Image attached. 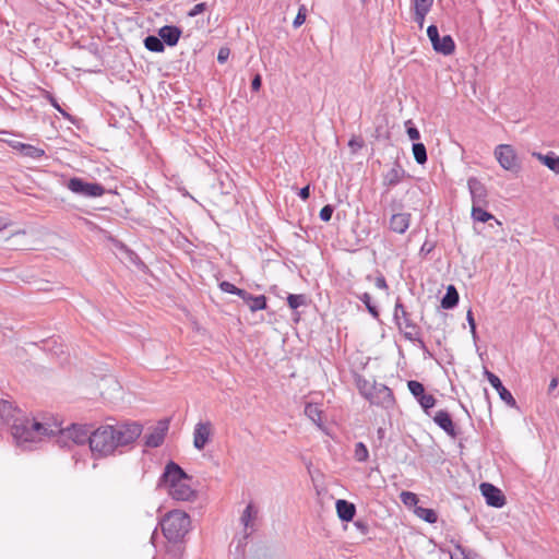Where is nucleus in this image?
I'll use <instances>...</instances> for the list:
<instances>
[{"label": "nucleus", "instance_id": "ddd939ff", "mask_svg": "<svg viewBox=\"0 0 559 559\" xmlns=\"http://www.w3.org/2000/svg\"><path fill=\"white\" fill-rule=\"evenodd\" d=\"M480 491L486 499L488 506L495 508H501L506 503L504 496L501 490L489 483H483L480 485Z\"/></svg>", "mask_w": 559, "mask_h": 559}, {"label": "nucleus", "instance_id": "de8ad7c7", "mask_svg": "<svg viewBox=\"0 0 559 559\" xmlns=\"http://www.w3.org/2000/svg\"><path fill=\"white\" fill-rule=\"evenodd\" d=\"M262 85V78L260 74H255L251 82V90L258 92Z\"/></svg>", "mask_w": 559, "mask_h": 559}, {"label": "nucleus", "instance_id": "864d4df0", "mask_svg": "<svg viewBox=\"0 0 559 559\" xmlns=\"http://www.w3.org/2000/svg\"><path fill=\"white\" fill-rule=\"evenodd\" d=\"M11 225V221L0 215V231L8 228Z\"/></svg>", "mask_w": 559, "mask_h": 559}, {"label": "nucleus", "instance_id": "f3484780", "mask_svg": "<svg viewBox=\"0 0 559 559\" xmlns=\"http://www.w3.org/2000/svg\"><path fill=\"white\" fill-rule=\"evenodd\" d=\"M168 430V421H159L153 430L145 435V445L150 448L159 447L165 439Z\"/></svg>", "mask_w": 559, "mask_h": 559}, {"label": "nucleus", "instance_id": "3c124183", "mask_svg": "<svg viewBox=\"0 0 559 559\" xmlns=\"http://www.w3.org/2000/svg\"><path fill=\"white\" fill-rule=\"evenodd\" d=\"M237 296H239L246 302L247 306L249 305L250 298L253 297V295H251L250 293H248L245 289H240V292Z\"/></svg>", "mask_w": 559, "mask_h": 559}, {"label": "nucleus", "instance_id": "bf43d9fd", "mask_svg": "<svg viewBox=\"0 0 559 559\" xmlns=\"http://www.w3.org/2000/svg\"><path fill=\"white\" fill-rule=\"evenodd\" d=\"M349 145L355 146V143L353 141H349Z\"/></svg>", "mask_w": 559, "mask_h": 559}, {"label": "nucleus", "instance_id": "9b49d317", "mask_svg": "<svg viewBox=\"0 0 559 559\" xmlns=\"http://www.w3.org/2000/svg\"><path fill=\"white\" fill-rule=\"evenodd\" d=\"M408 390L415 396L420 406L427 412L429 408H432L436 404V399L431 394L425 393L424 385L416 381L409 380L407 382Z\"/></svg>", "mask_w": 559, "mask_h": 559}, {"label": "nucleus", "instance_id": "9d476101", "mask_svg": "<svg viewBox=\"0 0 559 559\" xmlns=\"http://www.w3.org/2000/svg\"><path fill=\"white\" fill-rule=\"evenodd\" d=\"M259 508L250 502L240 516V523L243 526V537L248 538L257 530V520Z\"/></svg>", "mask_w": 559, "mask_h": 559}, {"label": "nucleus", "instance_id": "c85d7f7f", "mask_svg": "<svg viewBox=\"0 0 559 559\" xmlns=\"http://www.w3.org/2000/svg\"><path fill=\"white\" fill-rule=\"evenodd\" d=\"M415 514L427 523L433 524L438 520V515L433 509L416 507Z\"/></svg>", "mask_w": 559, "mask_h": 559}, {"label": "nucleus", "instance_id": "a18cd8bd", "mask_svg": "<svg viewBox=\"0 0 559 559\" xmlns=\"http://www.w3.org/2000/svg\"><path fill=\"white\" fill-rule=\"evenodd\" d=\"M205 10H206V3H204V2L198 3L188 12V16L194 17V16L201 14L202 12H204Z\"/></svg>", "mask_w": 559, "mask_h": 559}, {"label": "nucleus", "instance_id": "5fc2aeb1", "mask_svg": "<svg viewBox=\"0 0 559 559\" xmlns=\"http://www.w3.org/2000/svg\"><path fill=\"white\" fill-rule=\"evenodd\" d=\"M558 386V379L557 378H552L550 380V383H549V386H548V391L551 392L552 390H555L556 388Z\"/></svg>", "mask_w": 559, "mask_h": 559}, {"label": "nucleus", "instance_id": "37998d69", "mask_svg": "<svg viewBox=\"0 0 559 559\" xmlns=\"http://www.w3.org/2000/svg\"><path fill=\"white\" fill-rule=\"evenodd\" d=\"M333 212L334 207L331 204H326L321 209L319 216L323 222H329L333 215Z\"/></svg>", "mask_w": 559, "mask_h": 559}, {"label": "nucleus", "instance_id": "f03ea898", "mask_svg": "<svg viewBox=\"0 0 559 559\" xmlns=\"http://www.w3.org/2000/svg\"><path fill=\"white\" fill-rule=\"evenodd\" d=\"M142 433L139 424L102 425L92 430L90 450L95 460L121 453V449L133 443Z\"/></svg>", "mask_w": 559, "mask_h": 559}, {"label": "nucleus", "instance_id": "39448f33", "mask_svg": "<svg viewBox=\"0 0 559 559\" xmlns=\"http://www.w3.org/2000/svg\"><path fill=\"white\" fill-rule=\"evenodd\" d=\"M394 320L406 340L411 342H418L424 346V342L419 336L418 325L412 320L411 314L406 311L400 299H397L395 304Z\"/></svg>", "mask_w": 559, "mask_h": 559}, {"label": "nucleus", "instance_id": "dca6fc26", "mask_svg": "<svg viewBox=\"0 0 559 559\" xmlns=\"http://www.w3.org/2000/svg\"><path fill=\"white\" fill-rule=\"evenodd\" d=\"M412 214L407 212L395 213L390 217L389 229L395 234L403 235L409 228Z\"/></svg>", "mask_w": 559, "mask_h": 559}, {"label": "nucleus", "instance_id": "f257e3e1", "mask_svg": "<svg viewBox=\"0 0 559 559\" xmlns=\"http://www.w3.org/2000/svg\"><path fill=\"white\" fill-rule=\"evenodd\" d=\"M92 429L88 425L72 424L62 428L57 420H46L34 423L28 430L16 428L15 436L24 440H34V443L43 441L45 438H55L56 442L62 448L72 445L90 444Z\"/></svg>", "mask_w": 559, "mask_h": 559}, {"label": "nucleus", "instance_id": "4468645a", "mask_svg": "<svg viewBox=\"0 0 559 559\" xmlns=\"http://www.w3.org/2000/svg\"><path fill=\"white\" fill-rule=\"evenodd\" d=\"M485 374L487 377V380L489 381V383L492 385V388L496 389V391L498 392L500 399L509 406L511 407H514L516 405V401L515 399L513 397V395L511 394V392L509 390H507L500 378L498 376H496L495 373L486 370L485 371Z\"/></svg>", "mask_w": 559, "mask_h": 559}, {"label": "nucleus", "instance_id": "f704fd0d", "mask_svg": "<svg viewBox=\"0 0 559 559\" xmlns=\"http://www.w3.org/2000/svg\"><path fill=\"white\" fill-rule=\"evenodd\" d=\"M372 385L368 384L367 381H364V383L358 384L360 393L371 403V404H379V399L373 394Z\"/></svg>", "mask_w": 559, "mask_h": 559}, {"label": "nucleus", "instance_id": "20e7f679", "mask_svg": "<svg viewBox=\"0 0 559 559\" xmlns=\"http://www.w3.org/2000/svg\"><path fill=\"white\" fill-rule=\"evenodd\" d=\"M189 515L179 510L168 512L160 521L163 535L169 543H179L190 530Z\"/></svg>", "mask_w": 559, "mask_h": 559}, {"label": "nucleus", "instance_id": "680f3d73", "mask_svg": "<svg viewBox=\"0 0 559 559\" xmlns=\"http://www.w3.org/2000/svg\"><path fill=\"white\" fill-rule=\"evenodd\" d=\"M362 2H365L366 0H361Z\"/></svg>", "mask_w": 559, "mask_h": 559}, {"label": "nucleus", "instance_id": "393cba45", "mask_svg": "<svg viewBox=\"0 0 559 559\" xmlns=\"http://www.w3.org/2000/svg\"><path fill=\"white\" fill-rule=\"evenodd\" d=\"M373 394L379 399L378 405H389L393 402L392 391L384 384H373L371 386Z\"/></svg>", "mask_w": 559, "mask_h": 559}, {"label": "nucleus", "instance_id": "58836bf2", "mask_svg": "<svg viewBox=\"0 0 559 559\" xmlns=\"http://www.w3.org/2000/svg\"><path fill=\"white\" fill-rule=\"evenodd\" d=\"M305 302V296L304 295H294L290 294L287 297V304L292 309H297Z\"/></svg>", "mask_w": 559, "mask_h": 559}, {"label": "nucleus", "instance_id": "e433bc0d", "mask_svg": "<svg viewBox=\"0 0 559 559\" xmlns=\"http://www.w3.org/2000/svg\"><path fill=\"white\" fill-rule=\"evenodd\" d=\"M360 300L365 304L368 312L373 317V318H378L379 317V310L378 308L371 302V296L368 294V293H364L361 296H360Z\"/></svg>", "mask_w": 559, "mask_h": 559}, {"label": "nucleus", "instance_id": "2f4dec72", "mask_svg": "<svg viewBox=\"0 0 559 559\" xmlns=\"http://www.w3.org/2000/svg\"><path fill=\"white\" fill-rule=\"evenodd\" d=\"M451 559H483L478 554L472 550H467L461 545L455 546V552L451 556Z\"/></svg>", "mask_w": 559, "mask_h": 559}, {"label": "nucleus", "instance_id": "4d7b16f0", "mask_svg": "<svg viewBox=\"0 0 559 559\" xmlns=\"http://www.w3.org/2000/svg\"><path fill=\"white\" fill-rule=\"evenodd\" d=\"M21 144H22L21 142H14L12 144V147L15 148V150H20L21 151Z\"/></svg>", "mask_w": 559, "mask_h": 559}, {"label": "nucleus", "instance_id": "ea45409f", "mask_svg": "<svg viewBox=\"0 0 559 559\" xmlns=\"http://www.w3.org/2000/svg\"><path fill=\"white\" fill-rule=\"evenodd\" d=\"M306 13H307V9H306V7H305V5H301V7L299 8V10H298V13H297L296 17H295V19H294V21H293V26H294L295 28L300 27V26L305 23V21H306V16H307V14H306Z\"/></svg>", "mask_w": 559, "mask_h": 559}, {"label": "nucleus", "instance_id": "13d9d810", "mask_svg": "<svg viewBox=\"0 0 559 559\" xmlns=\"http://www.w3.org/2000/svg\"><path fill=\"white\" fill-rule=\"evenodd\" d=\"M378 436H379V438H383V436H384V429L383 428H379L378 429Z\"/></svg>", "mask_w": 559, "mask_h": 559}, {"label": "nucleus", "instance_id": "b1692460", "mask_svg": "<svg viewBox=\"0 0 559 559\" xmlns=\"http://www.w3.org/2000/svg\"><path fill=\"white\" fill-rule=\"evenodd\" d=\"M336 512L342 521H352L356 513V508L353 503L340 499L336 501Z\"/></svg>", "mask_w": 559, "mask_h": 559}, {"label": "nucleus", "instance_id": "c9c22d12", "mask_svg": "<svg viewBox=\"0 0 559 559\" xmlns=\"http://www.w3.org/2000/svg\"><path fill=\"white\" fill-rule=\"evenodd\" d=\"M248 307L252 312L264 310L266 308V297L264 295L253 296L250 298Z\"/></svg>", "mask_w": 559, "mask_h": 559}, {"label": "nucleus", "instance_id": "473e14b6", "mask_svg": "<svg viewBox=\"0 0 559 559\" xmlns=\"http://www.w3.org/2000/svg\"><path fill=\"white\" fill-rule=\"evenodd\" d=\"M354 457L357 462L364 463L369 459V451L364 442H357L354 449Z\"/></svg>", "mask_w": 559, "mask_h": 559}, {"label": "nucleus", "instance_id": "1a4fd4ad", "mask_svg": "<svg viewBox=\"0 0 559 559\" xmlns=\"http://www.w3.org/2000/svg\"><path fill=\"white\" fill-rule=\"evenodd\" d=\"M213 436V425L210 420L199 421L193 430V445L201 451L205 448Z\"/></svg>", "mask_w": 559, "mask_h": 559}, {"label": "nucleus", "instance_id": "c03bdc74", "mask_svg": "<svg viewBox=\"0 0 559 559\" xmlns=\"http://www.w3.org/2000/svg\"><path fill=\"white\" fill-rule=\"evenodd\" d=\"M219 287H221V289L223 292L228 293V294H233V295H238L240 289H241V288H238L234 284H231L229 282H226V281L222 282L219 284Z\"/></svg>", "mask_w": 559, "mask_h": 559}, {"label": "nucleus", "instance_id": "72a5a7b5", "mask_svg": "<svg viewBox=\"0 0 559 559\" xmlns=\"http://www.w3.org/2000/svg\"><path fill=\"white\" fill-rule=\"evenodd\" d=\"M413 154L415 160L419 165H424L427 162V151L423 143H414L413 144Z\"/></svg>", "mask_w": 559, "mask_h": 559}, {"label": "nucleus", "instance_id": "6e6d98bb", "mask_svg": "<svg viewBox=\"0 0 559 559\" xmlns=\"http://www.w3.org/2000/svg\"><path fill=\"white\" fill-rule=\"evenodd\" d=\"M355 525L362 532V533H366L367 532V525L360 521H357L355 523Z\"/></svg>", "mask_w": 559, "mask_h": 559}, {"label": "nucleus", "instance_id": "7ed1b4c3", "mask_svg": "<svg viewBox=\"0 0 559 559\" xmlns=\"http://www.w3.org/2000/svg\"><path fill=\"white\" fill-rule=\"evenodd\" d=\"M0 423L11 428V433L15 442L20 445H27L34 443V440H24L15 436L16 428H25V430L33 426L34 423H39L36 419H31L24 416L23 412L13 405L9 400H0Z\"/></svg>", "mask_w": 559, "mask_h": 559}, {"label": "nucleus", "instance_id": "bb28decb", "mask_svg": "<svg viewBox=\"0 0 559 559\" xmlns=\"http://www.w3.org/2000/svg\"><path fill=\"white\" fill-rule=\"evenodd\" d=\"M459 302V293L453 285L447 288V293L441 299V307L443 309H452Z\"/></svg>", "mask_w": 559, "mask_h": 559}, {"label": "nucleus", "instance_id": "79ce46f5", "mask_svg": "<svg viewBox=\"0 0 559 559\" xmlns=\"http://www.w3.org/2000/svg\"><path fill=\"white\" fill-rule=\"evenodd\" d=\"M427 35H428V38L430 39L431 41V45L432 47H436V43L439 40L440 36H439V32H438V27L436 25H430L428 26L427 28Z\"/></svg>", "mask_w": 559, "mask_h": 559}, {"label": "nucleus", "instance_id": "aec40b11", "mask_svg": "<svg viewBox=\"0 0 559 559\" xmlns=\"http://www.w3.org/2000/svg\"><path fill=\"white\" fill-rule=\"evenodd\" d=\"M435 0H413L414 20L421 27Z\"/></svg>", "mask_w": 559, "mask_h": 559}, {"label": "nucleus", "instance_id": "2eb2a0df", "mask_svg": "<svg viewBox=\"0 0 559 559\" xmlns=\"http://www.w3.org/2000/svg\"><path fill=\"white\" fill-rule=\"evenodd\" d=\"M190 480H191V478L188 476L186 479H183L182 481L177 484L175 487L169 488L168 495L173 499L178 500V501L191 500L194 497L195 492L191 488Z\"/></svg>", "mask_w": 559, "mask_h": 559}, {"label": "nucleus", "instance_id": "c756f323", "mask_svg": "<svg viewBox=\"0 0 559 559\" xmlns=\"http://www.w3.org/2000/svg\"><path fill=\"white\" fill-rule=\"evenodd\" d=\"M21 153L33 159H39L45 155V151L31 144H21Z\"/></svg>", "mask_w": 559, "mask_h": 559}, {"label": "nucleus", "instance_id": "09e8293b", "mask_svg": "<svg viewBox=\"0 0 559 559\" xmlns=\"http://www.w3.org/2000/svg\"><path fill=\"white\" fill-rule=\"evenodd\" d=\"M229 57V49L221 48L217 55V61L224 63Z\"/></svg>", "mask_w": 559, "mask_h": 559}, {"label": "nucleus", "instance_id": "a211bd4d", "mask_svg": "<svg viewBox=\"0 0 559 559\" xmlns=\"http://www.w3.org/2000/svg\"><path fill=\"white\" fill-rule=\"evenodd\" d=\"M433 421L444 430L450 437L456 438L459 432L452 421L450 414L447 411L440 409L436 413Z\"/></svg>", "mask_w": 559, "mask_h": 559}, {"label": "nucleus", "instance_id": "4c0bfd02", "mask_svg": "<svg viewBox=\"0 0 559 559\" xmlns=\"http://www.w3.org/2000/svg\"><path fill=\"white\" fill-rule=\"evenodd\" d=\"M400 499L406 507H417L418 497L414 492L402 491L400 493Z\"/></svg>", "mask_w": 559, "mask_h": 559}, {"label": "nucleus", "instance_id": "a19ab883", "mask_svg": "<svg viewBox=\"0 0 559 559\" xmlns=\"http://www.w3.org/2000/svg\"><path fill=\"white\" fill-rule=\"evenodd\" d=\"M406 132H407V135L408 138L412 140V141H416V140H419L420 138V133L418 131V129L414 126H412V121L408 120L406 123Z\"/></svg>", "mask_w": 559, "mask_h": 559}, {"label": "nucleus", "instance_id": "a878e982", "mask_svg": "<svg viewBox=\"0 0 559 559\" xmlns=\"http://www.w3.org/2000/svg\"><path fill=\"white\" fill-rule=\"evenodd\" d=\"M437 52L444 56H449L455 50V43L450 35H445L436 43V47H432Z\"/></svg>", "mask_w": 559, "mask_h": 559}, {"label": "nucleus", "instance_id": "5701e85b", "mask_svg": "<svg viewBox=\"0 0 559 559\" xmlns=\"http://www.w3.org/2000/svg\"><path fill=\"white\" fill-rule=\"evenodd\" d=\"M322 409L316 403H307L305 406V415L317 425V427L321 430H324V425L322 421Z\"/></svg>", "mask_w": 559, "mask_h": 559}, {"label": "nucleus", "instance_id": "052dcab7", "mask_svg": "<svg viewBox=\"0 0 559 559\" xmlns=\"http://www.w3.org/2000/svg\"><path fill=\"white\" fill-rule=\"evenodd\" d=\"M349 145L355 146V143L353 141H349Z\"/></svg>", "mask_w": 559, "mask_h": 559}, {"label": "nucleus", "instance_id": "7c9ffc66", "mask_svg": "<svg viewBox=\"0 0 559 559\" xmlns=\"http://www.w3.org/2000/svg\"><path fill=\"white\" fill-rule=\"evenodd\" d=\"M484 205L472 206V218L476 222L486 223L493 218V215L483 209Z\"/></svg>", "mask_w": 559, "mask_h": 559}, {"label": "nucleus", "instance_id": "8fccbe9b", "mask_svg": "<svg viewBox=\"0 0 559 559\" xmlns=\"http://www.w3.org/2000/svg\"><path fill=\"white\" fill-rule=\"evenodd\" d=\"M376 287L379 288V289H386L388 288V285H386V281L385 278L380 275L376 278Z\"/></svg>", "mask_w": 559, "mask_h": 559}, {"label": "nucleus", "instance_id": "412c9836", "mask_svg": "<svg viewBox=\"0 0 559 559\" xmlns=\"http://www.w3.org/2000/svg\"><path fill=\"white\" fill-rule=\"evenodd\" d=\"M158 36L162 38L164 44H167L168 46H175L181 36V29L177 26L165 25L159 28Z\"/></svg>", "mask_w": 559, "mask_h": 559}, {"label": "nucleus", "instance_id": "cd10ccee", "mask_svg": "<svg viewBox=\"0 0 559 559\" xmlns=\"http://www.w3.org/2000/svg\"><path fill=\"white\" fill-rule=\"evenodd\" d=\"M144 46L147 50L153 52H163L165 49L162 38L154 35H150L144 39Z\"/></svg>", "mask_w": 559, "mask_h": 559}, {"label": "nucleus", "instance_id": "f8f14e48", "mask_svg": "<svg viewBox=\"0 0 559 559\" xmlns=\"http://www.w3.org/2000/svg\"><path fill=\"white\" fill-rule=\"evenodd\" d=\"M467 187L471 193L473 205H487V189L486 187L475 177L467 180Z\"/></svg>", "mask_w": 559, "mask_h": 559}, {"label": "nucleus", "instance_id": "49530a36", "mask_svg": "<svg viewBox=\"0 0 559 559\" xmlns=\"http://www.w3.org/2000/svg\"><path fill=\"white\" fill-rule=\"evenodd\" d=\"M466 320H467V322H468V325H469V329H471L472 335H473V337L475 338V337H476V323H475V319H474V316H473V311H472V310H468V311H467Z\"/></svg>", "mask_w": 559, "mask_h": 559}, {"label": "nucleus", "instance_id": "0eeeda50", "mask_svg": "<svg viewBox=\"0 0 559 559\" xmlns=\"http://www.w3.org/2000/svg\"><path fill=\"white\" fill-rule=\"evenodd\" d=\"M495 157L499 165L508 171L518 173L521 168L516 153L509 144H499L496 146Z\"/></svg>", "mask_w": 559, "mask_h": 559}, {"label": "nucleus", "instance_id": "423d86ee", "mask_svg": "<svg viewBox=\"0 0 559 559\" xmlns=\"http://www.w3.org/2000/svg\"><path fill=\"white\" fill-rule=\"evenodd\" d=\"M66 187L74 194L85 198H99L104 195L105 188L100 183L86 182L82 178L72 177L66 182Z\"/></svg>", "mask_w": 559, "mask_h": 559}, {"label": "nucleus", "instance_id": "4be33fe9", "mask_svg": "<svg viewBox=\"0 0 559 559\" xmlns=\"http://www.w3.org/2000/svg\"><path fill=\"white\" fill-rule=\"evenodd\" d=\"M533 156L555 174H559V156L554 152H549L547 154L534 152Z\"/></svg>", "mask_w": 559, "mask_h": 559}, {"label": "nucleus", "instance_id": "6e6552de", "mask_svg": "<svg viewBox=\"0 0 559 559\" xmlns=\"http://www.w3.org/2000/svg\"><path fill=\"white\" fill-rule=\"evenodd\" d=\"M187 477L186 472L177 463L170 461L166 464L164 473L158 480V487L165 488L169 492V488L175 487Z\"/></svg>", "mask_w": 559, "mask_h": 559}, {"label": "nucleus", "instance_id": "603ef678", "mask_svg": "<svg viewBox=\"0 0 559 559\" xmlns=\"http://www.w3.org/2000/svg\"><path fill=\"white\" fill-rule=\"evenodd\" d=\"M298 195L300 197V199L307 200L310 195V187L306 186V187L301 188L298 192Z\"/></svg>", "mask_w": 559, "mask_h": 559}, {"label": "nucleus", "instance_id": "6ab92c4d", "mask_svg": "<svg viewBox=\"0 0 559 559\" xmlns=\"http://www.w3.org/2000/svg\"><path fill=\"white\" fill-rule=\"evenodd\" d=\"M405 177V170L395 162L392 167L383 174V186L388 188L395 187Z\"/></svg>", "mask_w": 559, "mask_h": 559}]
</instances>
